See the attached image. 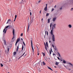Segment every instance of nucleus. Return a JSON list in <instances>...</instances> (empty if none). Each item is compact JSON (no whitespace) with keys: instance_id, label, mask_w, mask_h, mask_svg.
I'll use <instances>...</instances> for the list:
<instances>
[{"instance_id":"obj_1","label":"nucleus","mask_w":73,"mask_h":73,"mask_svg":"<svg viewBox=\"0 0 73 73\" xmlns=\"http://www.w3.org/2000/svg\"><path fill=\"white\" fill-rule=\"evenodd\" d=\"M54 28L52 26V29L51 30L50 33L51 34V36H52V40L53 41H55V36H54V35L53 34V29H54Z\"/></svg>"},{"instance_id":"obj_2","label":"nucleus","mask_w":73,"mask_h":73,"mask_svg":"<svg viewBox=\"0 0 73 73\" xmlns=\"http://www.w3.org/2000/svg\"><path fill=\"white\" fill-rule=\"evenodd\" d=\"M11 27H12L11 25L5 26V28H4L3 29V32H5V33H6V32H7V29L5 30V29H7V28H8V27H9V29L10 28H11Z\"/></svg>"},{"instance_id":"obj_3","label":"nucleus","mask_w":73,"mask_h":73,"mask_svg":"<svg viewBox=\"0 0 73 73\" xmlns=\"http://www.w3.org/2000/svg\"><path fill=\"white\" fill-rule=\"evenodd\" d=\"M31 47L33 50V52H34V49H33V43H32V40H31Z\"/></svg>"},{"instance_id":"obj_4","label":"nucleus","mask_w":73,"mask_h":73,"mask_svg":"<svg viewBox=\"0 0 73 73\" xmlns=\"http://www.w3.org/2000/svg\"><path fill=\"white\" fill-rule=\"evenodd\" d=\"M52 46L54 49L55 51H57V47H56V46L54 47L53 44H52Z\"/></svg>"},{"instance_id":"obj_5","label":"nucleus","mask_w":73,"mask_h":73,"mask_svg":"<svg viewBox=\"0 0 73 73\" xmlns=\"http://www.w3.org/2000/svg\"><path fill=\"white\" fill-rule=\"evenodd\" d=\"M46 6L44 9V10L45 11H47V10H48V8H47V5H48L47 4H46Z\"/></svg>"},{"instance_id":"obj_6","label":"nucleus","mask_w":73,"mask_h":73,"mask_svg":"<svg viewBox=\"0 0 73 73\" xmlns=\"http://www.w3.org/2000/svg\"><path fill=\"white\" fill-rule=\"evenodd\" d=\"M20 38H18L17 39V42H16L15 43V46L16 45V44H17V43H18V42H19L20 41Z\"/></svg>"},{"instance_id":"obj_7","label":"nucleus","mask_w":73,"mask_h":73,"mask_svg":"<svg viewBox=\"0 0 73 73\" xmlns=\"http://www.w3.org/2000/svg\"><path fill=\"white\" fill-rule=\"evenodd\" d=\"M56 24H54L53 25H52V27H54V29H56Z\"/></svg>"},{"instance_id":"obj_8","label":"nucleus","mask_w":73,"mask_h":73,"mask_svg":"<svg viewBox=\"0 0 73 73\" xmlns=\"http://www.w3.org/2000/svg\"><path fill=\"white\" fill-rule=\"evenodd\" d=\"M56 17H54L53 19H52V21L54 22L55 21H56Z\"/></svg>"},{"instance_id":"obj_9","label":"nucleus","mask_w":73,"mask_h":73,"mask_svg":"<svg viewBox=\"0 0 73 73\" xmlns=\"http://www.w3.org/2000/svg\"><path fill=\"white\" fill-rule=\"evenodd\" d=\"M29 26H30L29 23H28V29H27V32H28V31H29Z\"/></svg>"},{"instance_id":"obj_10","label":"nucleus","mask_w":73,"mask_h":73,"mask_svg":"<svg viewBox=\"0 0 73 73\" xmlns=\"http://www.w3.org/2000/svg\"><path fill=\"white\" fill-rule=\"evenodd\" d=\"M19 44H18V46H17V49H16V51L17 52L19 50Z\"/></svg>"},{"instance_id":"obj_11","label":"nucleus","mask_w":73,"mask_h":73,"mask_svg":"<svg viewBox=\"0 0 73 73\" xmlns=\"http://www.w3.org/2000/svg\"><path fill=\"white\" fill-rule=\"evenodd\" d=\"M3 41L4 42V45H6V41H5V40H4Z\"/></svg>"},{"instance_id":"obj_12","label":"nucleus","mask_w":73,"mask_h":73,"mask_svg":"<svg viewBox=\"0 0 73 73\" xmlns=\"http://www.w3.org/2000/svg\"><path fill=\"white\" fill-rule=\"evenodd\" d=\"M25 54V52H24L23 54L21 56H20L19 57V58L18 59L19 60V59H20V58H21V57H22V56H24V54Z\"/></svg>"},{"instance_id":"obj_13","label":"nucleus","mask_w":73,"mask_h":73,"mask_svg":"<svg viewBox=\"0 0 73 73\" xmlns=\"http://www.w3.org/2000/svg\"><path fill=\"white\" fill-rule=\"evenodd\" d=\"M11 21V20L10 19H9L8 21H7L6 23L7 24H8V22H9V21Z\"/></svg>"},{"instance_id":"obj_14","label":"nucleus","mask_w":73,"mask_h":73,"mask_svg":"<svg viewBox=\"0 0 73 73\" xmlns=\"http://www.w3.org/2000/svg\"><path fill=\"white\" fill-rule=\"evenodd\" d=\"M13 35H15V30H14V29H13Z\"/></svg>"},{"instance_id":"obj_15","label":"nucleus","mask_w":73,"mask_h":73,"mask_svg":"<svg viewBox=\"0 0 73 73\" xmlns=\"http://www.w3.org/2000/svg\"><path fill=\"white\" fill-rule=\"evenodd\" d=\"M48 69H50V70H52V71H53V70H52V68H51L49 66H48Z\"/></svg>"},{"instance_id":"obj_16","label":"nucleus","mask_w":73,"mask_h":73,"mask_svg":"<svg viewBox=\"0 0 73 73\" xmlns=\"http://www.w3.org/2000/svg\"><path fill=\"white\" fill-rule=\"evenodd\" d=\"M68 27L69 28H72V25H68Z\"/></svg>"},{"instance_id":"obj_17","label":"nucleus","mask_w":73,"mask_h":73,"mask_svg":"<svg viewBox=\"0 0 73 73\" xmlns=\"http://www.w3.org/2000/svg\"><path fill=\"white\" fill-rule=\"evenodd\" d=\"M58 64H59V62H56L55 63V65H58Z\"/></svg>"},{"instance_id":"obj_18","label":"nucleus","mask_w":73,"mask_h":73,"mask_svg":"<svg viewBox=\"0 0 73 73\" xmlns=\"http://www.w3.org/2000/svg\"><path fill=\"white\" fill-rule=\"evenodd\" d=\"M51 19H48V23H50V20Z\"/></svg>"},{"instance_id":"obj_19","label":"nucleus","mask_w":73,"mask_h":73,"mask_svg":"<svg viewBox=\"0 0 73 73\" xmlns=\"http://www.w3.org/2000/svg\"><path fill=\"white\" fill-rule=\"evenodd\" d=\"M13 36L12 38V41H12V42H13V41L12 40H13V39L14 38H15V35H13Z\"/></svg>"},{"instance_id":"obj_20","label":"nucleus","mask_w":73,"mask_h":73,"mask_svg":"<svg viewBox=\"0 0 73 73\" xmlns=\"http://www.w3.org/2000/svg\"><path fill=\"white\" fill-rule=\"evenodd\" d=\"M42 63L43 65H46V64L43 61Z\"/></svg>"},{"instance_id":"obj_21","label":"nucleus","mask_w":73,"mask_h":73,"mask_svg":"<svg viewBox=\"0 0 73 73\" xmlns=\"http://www.w3.org/2000/svg\"><path fill=\"white\" fill-rule=\"evenodd\" d=\"M45 49L46 50V51H48V50L47 49V47L46 46H45Z\"/></svg>"},{"instance_id":"obj_22","label":"nucleus","mask_w":73,"mask_h":73,"mask_svg":"<svg viewBox=\"0 0 73 73\" xmlns=\"http://www.w3.org/2000/svg\"><path fill=\"white\" fill-rule=\"evenodd\" d=\"M63 62V63L64 64H65L66 63V61L65 60H64Z\"/></svg>"},{"instance_id":"obj_23","label":"nucleus","mask_w":73,"mask_h":73,"mask_svg":"<svg viewBox=\"0 0 73 73\" xmlns=\"http://www.w3.org/2000/svg\"><path fill=\"white\" fill-rule=\"evenodd\" d=\"M67 64H69V65H70L71 66H73V64H72L71 63H67Z\"/></svg>"},{"instance_id":"obj_24","label":"nucleus","mask_w":73,"mask_h":73,"mask_svg":"<svg viewBox=\"0 0 73 73\" xmlns=\"http://www.w3.org/2000/svg\"><path fill=\"white\" fill-rule=\"evenodd\" d=\"M57 54H58L59 57H61V56H60V53L59 52H58Z\"/></svg>"},{"instance_id":"obj_25","label":"nucleus","mask_w":73,"mask_h":73,"mask_svg":"<svg viewBox=\"0 0 73 73\" xmlns=\"http://www.w3.org/2000/svg\"><path fill=\"white\" fill-rule=\"evenodd\" d=\"M24 49V45H22V50H23Z\"/></svg>"},{"instance_id":"obj_26","label":"nucleus","mask_w":73,"mask_h":73,"mask_svg":"<svg viewBox=\"0 0 73 73\" xmlns=\"http://www.w3.org/2000/svg\"><path fill=\"white\" fill-rule=\"evenodd\" d=\"M49 14L48 13H47L46 14V17L48 16H49Z\"/></svg>"},{"instance_id":"obj_27","label":"nucleus","mask_w":73,"mask_h":73,"mask_svg":"<svg viewBox=\"0 0 73 73\" xmlns=\"http://www.w3.org/2000/svg\"><path fill=\"white\" fill-rule=\"evenodd\" d=\"M13 54L14 55H16V52H14Z\"/></svg>"},{"instance_id":"obj_28","label":"nucleus","mask_w":73,"mask_h":73,"mask_svg":"<svg viewBox=\"0 0 73 73\" xmlns=\"http://www.w3.org/2000/svg\"><path fill=\"white\" fill-rule=\"evenodd\" d=\"M23 0H22V1L21 2V3H20V4H23Z\"/></svg>"},{"instance_id":"obj_29","label":"nucleus","mask_w":73,"mask_h":73,"mask_svg":"<svg viewBox=\"0 0 73 73\" xmlns=\"http://www.w3.org/2000/svg\"><path fill=\"white\" fill-rule=\"evenodd\" d=\"M0 65H1V67H3V64H1H1Z\"/></svg>"},{"instance_id":"obj_30","label":"nucleus","mask_w":73,"mask_h":73,"mask_svg":"<svg viewBox=\"0 0 73 73\" xmlns=\"http://www.w3.org/2000/svg\"><path fill=\"white\" fill-rule=\"evenodd\" d=\"M34 21V20H33V19H32L31 20V23H33V22Z\"/></svg>"},{"instance_id":"obj_31","label":"nucleus","mask_w":73,"mask_h":73,"mask_svg":"<svg viewBox=\"0 0 73 73\" xmlns=\"http://www.w3.org/2000/svg\"><path fill=\"white\" fill-rule=\"evenodd\" d=\"M23 4H25V3H26V1H24L23 2Z\"/></svg>"},{"instance_id":"obj_32","label":"nucleus","mask_w":73,"mask_h":73,"mask_svg":"<svg viewBox=\"0 0 73 73\" xmlns=\"http://www.w3.org/2000/svg\"><path fill=\"white\" fill-rule=\"evenodd\" d=\"M23 44L25 46V43L24 42H23Z\"/></svg>"},{"instance_id":"obj_33","label":"nucleus","mask_w":73,"mask_h":73,"mask_svg":"<svg viewBox=\"0 0 73 73\" xmlns=\"http://www.w3.org/2000/svg\"><path fill=\"white\" fill-rule=\"evenodd\" d=\"M42 54L44 55V56H45V54H44V52H42Z\"/></svg>"},{"instance_id":"obj_34","label":"nucleus","mask_w":73,"mask_h":73,"mask_svg":"<svg viewBox=\"0 0 73 73\" xmlns=\"http://www.w3.org/2000/svg\"><path fill=\"white\" fill-rule=\"evenodd\" d=\"M17 18V15H15V19H16Z\"/></svg>"},{"instance_id":"obj_35","label":"nucleus","mask_w":73,"mask_h":73,"mask_svg":"<svg viewBox=\"0 0 73 73\" xmlns=\"http://www.w3.org/2000/svg\"><path fill=\"white\" fill-rule=\"evenodd\" d=\"M50 52V54H51V53H52V52H51V51L50 50L49 51Z\"/></svg>"},{"instance_id":"obj_36","label":"nucleus","mask_w":73,"mask_h":73,"mask_svg":"<svg viewBox=\"0 0 73 73\" xmlns=\"http://www.w3.org/2000/svg\"><path fill=\"white\" fill-rule=\"evenodd\" d=\"M23 36V33H22L21 34V36Z\"/></svg>"},{"instance_id":"obj_37","label":"nucleus","mask_w":73,"mask_h":73,"mask_svg":"<svg viewBox=\"0 0 73 73\" xmlns=\"http://www.w3.org/2000/svg\"><path fill=\"white\" fill-rule=\"evenodd\" d=\"M46 34L47 36L48 35V31H46Z\"/></svg>"},{"instance_id":"obj_38","label":"nucleus","mask_w":73,"mask_h":73,"mask_svg":"<svg viewBox=\"0 0 73 73\" xmlns=\"http://www.w3.org/2000/svg\"><path fill=\"white\" fill-rule=\"evenodd\" d=\"M52 23H51L50 24V28H51L52 27Z\"/></svg>"},{"instance_id":"obj_39","label":"nucleus","mask_w":73,"mask_h":73,"mask_svg":"<svg viewBox=\"0 0 73 73\" xmlns=\"http://www.w3.org/2000/svg\"><path fill=\"white\" fill-rule=\"evenodd\" d=\"M54 9L52 8V11H51V12H52V11H54Z\"/></svg>"},{"instance_id":"obj_40","label":"nucleus","mask_w":73,"mask_h":73,"mask_svg":"<svg viewBox=\"0 0 73 73\" xmlns=\"http://www.w3.org/2000/svg\"><path fill=\"white\" fill-rule=\"evenodd\" d=\"M62 7H61L60 8V10L61 11V9H62Z\"/></svg>"},{"instance_id":"obj_41","label":"nucleus","mask_w":73,"mask_h":73,"mask_svg":"<svg viewBox=\"0 0 73 73\" xmlns=\"http://www.w3.org/2000/svg\"><path fill=\"white\" fill-rule=\"evenodd\" d=\"M46 45H48V42H46Z\"/></svg>"},{"instance_id":"obj_42","label":"nucleus","mask_w":73,"mask_h":73,"mask_svg":"<svg viewBox=\"0 0 73 73\" xmlns=\"http://www.w3.org/2000/svg\"><path fill=\"white\" fill-rule=\"evenodd\" d=\"M8 52H9V48H8Z\"/></svg>"},{"instance_id":"obj_43","label":"nucleus","mask_w":73,"mask_h":73,"mask_svg":"<svg viewBox=\"0 0 73 73\" xmlns=\"http://www.w3.org/2000/svg\"><path fill=\"white\" fill-rule=\"evenodd\" d=\"M71 11H73V8H72L71 9Z\"/></svg>"},{"instance_id":"obj_44","label":"nucleus","mask_w":73,"mask_h":73,"mask_svg":"<svg viewBox=\"0 0 73 73\" xmlns=\"http://www.w3.org/2000/svg\"><path fill=\"white\" fill-rule=\"evenodd\" d=\"M64 67H65V68H66V66L64 65Z\"/></svg>"},{"instance_id":"obj_45","label":"nucleus","mask_w":73,"mask_h":73,"mask_svg":"<svg viewBox=\"0 0 73 73\" xmlns=\"http://www.w3.org/2000/svg\"><path fill=\"white\" fill-rule=\"evenodd\" d=\"M30 15H32V13L31 12H30Z\"/></svg>"},{"instance_id":"obj_46","label":"nucleus","mask_w":73,"mask_h":73,"mask_svg":"<svg viewBox=\"0 0 73 73\" xmlns=\"http://www.w3.org/2000/svg\"><path fill=\"white\" fill-rule=\"evenodd\" d=\"M57 58H58V60H60V58H59V57H57Z\"/></svg>"},{"instance_id":"obj_47","label":"nucleus","mask_w":73,"mask_h":73,"mask_svg":"<svg viewBox=\"0 0 73 73\" xmlns=\"http://www.w3.org/2000/svg\"><path fill=\"white\" fill-rule=\"evenodd\" d=\"M53 56H54V55H56V54H53Z\"/></svg>"},{"instance_id":"obj_48","label":"nucleus","mask_w":73,"mask_h":73,"mask_svg":"<svg viewBox=\"0 0 73 73\" xmlns=\"http://www.w3.org/2000/svg\"><path fill=\"white\" fill-rule=\"evenodd\" d=\"M21 40H22V41L23 40V38H21Z\"/></svg>"},{"instance_id":"obj_49","label":"nucleus","mask_w":73,"mask_h":73,"mask_svg":"<svg viewBox=\"0 0 73 73\" xmlns=\"http://www.w3.org/2000/svg\"><path fill=\"white\" fill-rule=\"evenodd\" d=\"M41 2V0H39L38 1V3H40Z\"/></svg>"},{"instance_id":"obj_50","label":"nucleus","mask_w":73,"mask_h":73,"mask_svg":"<svg viewBox=\"0 0 73 73\" xmlns=\"http://www.w3.org/2000/svg\"><path fill=\"white\" fill-rule=\"evenodd\" d=\"M16 20V19L15 18L14 20V21L15 22V21Z\"/></svg>"},{"instance_id":"obj_51","label":"nucleus","mask_w":73,"mask_h":73,"mask_svg":"<svg viewBox=\"0 0 73 73\" xmlns=\"http://www.w3.org/2000/svg\"><path fill=\"white\" fill-rule=\"evenodd\" d=\"M40 13H41V11H40Z\"/></svg>"},{"instance_id":"obj_52","label":"nucleus","mask_w":73,"mask_h":73,"mask_svg":"<svg viewBox=\"0 0 73 73\" xmlns=\"http://www.w3.org/2000/svg\"><path fill=\"white\" fill-rule=\"evenodd\" d=\"M56 5H55L54 8H56Z\"/></svg>"},{"instance_id":"obj_53","label":"nucleus","mask_w":73,"mask_h":73,"mask_svg":"<svg viewBox=\"0 0 73 73\" xmlns=\"http://www.w3.org/2000/svg\"><path fill=\"white\" fill-rule=\"evenodd\" d=\"M36 47H37V48L38 49V46H36Z\"/></svg>"},{"instance_id":"obj_54","label":"nucleus","mask_w":73,"mask_h":73,"mask_svg":"<svg viewBox=\"0 0 73 73\" xmlns=\"http://www.w3.org/2000/svg\"><path fill=\"white\" fill-rule=\"evenodd\" d=\"M46 31H45V34L46 35Z\"/></svg>"},{"instance_id":"obj_55","label":"nucleus","mask_w":73,"mask_h":73,"mask_svg":"<svg viewBox=\"0 0 73 73\" xmlns=\"http://www.w3.org/2000/svg\"><path fill=\"white\" fill-rule=\"evenodd\" d=\"M27 55V54H26L24 56V57H25V56Z\"/></svg>"},{"instance_id":"obj_56","label":"nucleus","mask_w":73,"mask_h":73,"mask_svg":"<svg viewBox=\"0 0 73 73\" xmlns=\"http://www.w3.org/2000/svg\"><path fill=\"white\" fill-rule=\"evenodd\" d=\"M41 65L42 66V62L41 63Z\"/></svg>"},{"instance_id":"obj_57","label":"nucleus","mask_w":73,"mask_h":73,"mask_svg":"<svg viewBox=\"0 0 73 73\" xmlns=\"http://www.w3.org/2000/svg\"><path fill=\"white\" fill-rule=\"evenodd\" d=\"M49 42L50 43L51 41H50H50H49Z\"/></svg>"},{"instance_id":"obj_58","label":"nucleus","mask_w":73,"mask_h":73,"mask_svg":"<svg viewBox=\"0 0 73 73\" xmlns=\"http://www.w3.org/2000/svg\"><path fill=\"white\" fill-rule=\"evenodd\" d=\"M41 20H42H42H43V18H42V19Z\"/></svg>"},{"instance_id":"obj_59","label":"nucleus","mask_w":73,"mask_h":73,"mask_svg":"<svg viewBox=\"0 0 73 73\" xmlns=\"http://www.w3.org/2000/svg\"><path fill=\"white\" fill-rule=\"evenodd\" d=\"M29 17H28V20H29Z\"/></svg>"},{"instance_id":"obj_60","label":"nucleus","mask_w":73,"mask_h":73,"mask_svg":"<svg viewBox=\"0 0 73 73\" xmlns=\"http://www.w3.org/2000/svg\"><path fill=\"white\" fill-rule=\"evenodd\" d=\"M44 45H45V46H46V44H45V43H44Z\"/></svg>"},{"instance_id":"obj_61","label":"nucleus","mask_w":73,"mask_h":73,"mask_svg":"<svg viewBox=\"0 0 73 73\" xmlns=\"http://www.w3.org/2000/svg\"><path fill=\"white\" fill-rule=\"evenodd\" d=\"M39 53H38V56L39 55Z\"/></svg>"},{"instance_id":"obj_62","label":"nucleus","mask_w":73,"mask_h":73,"mask_svg":"<svg viewBox=\"0 0 73 73\" xmlns=\"http://www.w3.org/2000/svg\"><path fill=\"white\" fill-rule=\"evenodd\" d=\"M51 50L52 52H53V51H52V49H51Z\"/></svg>"},{"instance_id":"obj_63","label":"nucleus","mask_w":73,"mask_h":73,"mask_svg":"<svg viewBox=\"0 0 73 73\" xmlns=\"http://www.w3.org/2000/svg\"><path fill=\"white\" fill-rule=\"evenodd\" d=\"M47 47L48 48V45H47Z\"/></svg>"},{"instance_id":"obj_64","label":"nucleus","mask_w":73,"mask_h":73,"mask_svg":"<svg viewBox=\"0 0 73 73\" xmlns=\"http://www.w3.org/2000/svg\"><path fill=\"white\" fill-rule=\"evenodd\" d=\"M54 59H55L56 60H57V59H56V58H54Z\"/></svg>"}]
</instances>
